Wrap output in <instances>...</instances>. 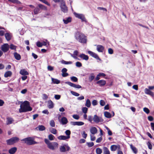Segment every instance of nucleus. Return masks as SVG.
<instances>
[{
	"mask_svg": "<svg viewBox=\"0 0 154 154\" xmlns=\"http://www.w3.org/2000/svg\"><path fill=\"white\" fill-rule=\"evenodd\" d=\"M74 37L75 39L78 42L81 43H86L87 42V37L83 33L77 32L74 34Z\"/></svg>",
	"mask_w": 154,
	"mask_h": 154,
	"instance_id": "f257e3e1",
	"label": "nucleus"
},
{
	"mask_svg": "<svg viewBox=\"0 0 154 154\" xmlns=\"http://www.w3.org/2000/svg\"><path fill=\"white\" fill-rule=\"evenodd\" d=\"M32 109V108L29 106V102L28 101H25L20 105L19 112L20 113L26 112L31 111Z\"/></svg>",
	"mask_w": 154,
	"mask_h": 154,
	"instance_id": "f03ea898",
	"label": "nucleus"
},
{
	"mask_svg": "<svg viewBox=\"0 0 154 154\" xmlns=\"http://www.w3.org/2000/svg\"><path fill=\"white\" fill-rule=\"evenodd\" d=\"M21 140L24 141L25 143L29 145L36 144L38 143L37 142L35 141L31 137L25 138Z\"/></svg>",
	"mask_w": 154,
	"mask_h": 154,
	"instance_id": "7ed1b4c3",
	"label": "nucleus"
},
{
	"mask_svg": "<svg viewBox=\"0 0 154 154\" xmlns=\"http://www.w3.org/2000/svg\"><path fill=\"white\" fill-rule=\"evenodd\" d=\"M19 140V138L17 137H13L6 140L7 144L8 145H11L17 142Z\"/></svg>",
	"mask_w": 154,
	"mask_h": 154,
	"instance_id": "20e7f679",
	"label": "nucleus"
},
{
	"mask_svg": "<svg viewBox=\"0 0 154 154\" xmlns=\"http://www.w3.org/2000/svg\"><path fill=\"white\" fill-rule=\"evenodd\" d=\"M70 150V147L67 144H63L60 147V151L61 152H64L66 151H69Z\"/></svg>",
	"mask_w": 154,
	"mask_h": 154,
	"instance_id": "39448f33",
	"label": "nucleus"
},
{
	"mask_svg": "<svg viewBox=\"0 0 154 154\" xmlns=\"http://www.w3.org/2000/svg\"><path fill=\"white\" fill-rule=\"evenodd\" d=\"M73 14L76 17L80 19L82 22H85L86 23L87 22L84 15L83 14H78L75 12H74Z\"/></svg>",
	"mask_w": 154,
	"mask_h": 154,
	"instance_id": "423d86ee",
	"label": "nucleus"
},
{
	"mask_svg": "<svg viewBox=\"0 0 154 154\" xmlns=\"http://www.w3.org/2000/svg\"><path fill=\"white\" fill-rule=\"evenodd\" d=\"M58 144L55 142H51L47 146L48 148L52 150H54L58 147Z\"/></svg>",
	"mask_w": 154,
	"mask_h": 154,
	"instance_id": "0eeeda50",
	"label": "nucleus"
},
{
	"mask_svg": "<svg viewBox=\"0 0 154 154\" xmlns=\"http://www.w3.org/2000/svg\"><path fill=\"white\" fill-rule=\"evenodd\" d=\"M60 7L61 11L63 12L66 13L68 12V8L66 5L64 1L60 4Z\"/></svg>",
	"mask_w": 154,
	"mask_h": 154,
	"instance_id": "6e6552de",
	"label": "nucleus"
},
{
	"mask_svg": "<svg viewBox=\"0 0 154 154\" xmlns=\"http://www.w3.org/2000/svg\"><path fill=\"white\" fill-rule=\"evenodd\" d=\"M93 120L96 123L100 122H103V119L101 117H99L96 115H94Z\"/></svg>",
	"mask_w": 154,
	"mask_h": 154,
	"instance_id": "1a4fd4ad",
	"label": "nucleus"
},
{
	"mask_svg": "<svg viewBox=\"0 0 154 154\" xmlns=\"http://www.w3.org/2000/svg\"><path fill=\"white\" fill-rule=\"evenodd\" d=\"M9 46L7 43L4 44L1 46V49L4 53L6 52L9 50Z\"/></svg>",
	"mask_w": 154,
	"mask_h": 154,
	"instance_id": "9d476101",
	"label": "nucleus"
},
{
	"mask_svg": "<svg viewBox=\"0 0 154 154\" xmlns=\"http://www.w3.org/2000/svg\"><path fill=\"white\" fill-rule=\"evenodd\" d=\"M66 83L70 86L73 87L75 88L79 89L82 88V86L81 85H79L75 84L70 82H66Z\"/></svg>",
	"mask_w": 154,
	"mask_h": 154,
	"instance_id": "9b49d317",
	"label": "nucleus"
},
{
	"mask_svg": "<svg viewBox=\"0 0 154 154\" xmlns=\"http://www.w3.org/2000/svg\"><path fill=\"white\" fill-rule=\"evenodd\" d=\"M88 53L91 56L94 57L97 60H98L100 61H101V59L99 58L98 55L95 53L92 52L91 51H88Z\"/></svg>",
	"mask_w": 154,
	"mask_h": 154,
	"instance_id": "f8f14e48",
	"label": "nucleus"
},
{
	"mask_svg": "<svg viewBox=\"0 0 154 154\" xmlns=\"http://www.w3.org/2000/svg\"><path fill=\"white\" fill-rule=\"evenodd\" d=\"M106 81L103 80H100L96 82V84L98 85L100 87L104 86L106 85Z\"/></svg>",
	"mask_w": 154,
	"mask_h": 154,
	"instance_id": "ddd939ff",
	"label": "nucleus"
},
{
	"mask_svg": "<svg viewBox=\"0 0 154 154\" xmlns=\"http://www.w3.org/2000/svg\"><path fill=\"white\" fill-rule=\"evenodd\" d=\"M81 59L86 61L88 60L89 59V57L87 55H86L84 54H81L79 56Z\"/></svg>",
	"mask_w": 154,
	"mask_h": 154,
	"instance_id": "4468645a",
	"label": "nucleus"
},
{
	"mask_svg": "<svg viewBox=\"0 0 154 154\" xmlns=\"http://www.w3.org/2000/svg\"><path fill=\"white\" fill-rule=\"evenodd\" d=\"M104 49V47L101 45H97V50L99 52H102Z\"/></svg>",
	"mask_w": 154,
	"mask_h": 154,
	"instance_id": "2eb2a0df",
	"label": "nucleus"
},
{
	"mask_svg": "<svg viewBox=\"0 0 154 154\" xmlns=\"http://www.w3.org/2000/svg\"><path fill=\"white\" fill-rule=\"evenodd\" d=\"M17 150V149L16 147H13L9 150L8 152L10 154H14L16 152Z\"/></svg>",
	"mask_w": 154,
	"mask_h": 154,
	"instance_id": "dca6fc26",
	"label": "nucleus"
},
{
	"mask_svg": "<svg viewBox=\"0 0 154 154\" xmlns=\"http://www.w3.org/2000/svg\"><path fill=\"white\" fill-rule=\"evenodd\" d=\"M145 94L149 95L152 97H153L154 95V93L152 92L150 90L147 88L145 89Z\"/></svg>",
	"mask_w": 154,
	"mask_h": 154,
	"instance_id": "f3484780",
	"label": "nucleus"
},
{
	"mask_svg": "<svg viewBox=\"0 0 154 154\" xmlns=\"http://www.w3.org/2000/svg\"><path fill=\"white\" fill-rule=\"evenodd\" d=\"M97 129L95 127H92L90 129V132L93 134H94L97 132Z\"/></svg>",
	"mask_w": 154,
	"mask_h": 154,
	"instance_id": "a211bd4d",
	"label": "nucleus"
},
{
	"mask_svg": "<svg viewBox=\"0 0 154 154\" xmlns=\"http://www.w3.org/2000/svg\"><path fill=\"white\" fill-rule=\"evenodd\" d=\"M6 39L8 41L10 40L11 38V34L10 33H6L5 34Z\"/></svg>",
	"mask_w": 154,
	"mask_h": 154,
	"instance_id": "6ab92c4d",
	"label": "nucleus"
},
{
	"mask_svg": "<svg viewBox=\"0 0 154 154\" xmlns=\"http://www.w3.org/2000/svg\"><path fill=\"white\" fill-rule=\"evenodd\" d=\"M48 107L50 109L53 108L54 107V104L51 100H50L48 101Z\"/></svg>",
	"mask_w": 154,
	"mask_h": 154,
	"instance_id": "aec40b11",
	"label": "nucleus"
},
{
	"mask_svg": "<svg viewBox=\"0 0 154 154\" xmlns=\"http://www.w3.org/2000/svg\"><path fill=\"white\" fill-rule=\"evenodd\" d=\"M71 17H68L66 18L63 19V21L65 24H67L68 23L71 22Z\"/></svg>",
	"mask_w": 154,
	"mask_h": 154,
	"instance_id": "412c9836",
	"label": "nucleus"
},
{
	"mask_svg": "<svg viewBox=\"0 0 154 154\" xmlns=\"http://www.w3.org/2000/svg\"><path fill=\"white\" fill-rule=\"evenodd\" d=\"M36 130H39L40 131H43L45 129V128L43 125H39L35 128Z\"/></svg>",
	"mask_w": 154,
	"mask_h": 154,
	"instance_id": "4be33fe9",
	"label": "nucleus"
},
{
	"mask_svg": "<svg viewBox=\"0 0 154 154\" xmlns=\"http://www.w3.org/2000/svg\"><path fill=\"white\" fill-rule=\"evenodd\" d=\"M68 122V120L67 118L65 117H63L61 119V122L63 125L66 124Z\"/></svg>",
	"mask_w": 154,
	"mask_h": 154,
	"instance_id": "5701e85b",
	"label": "nucleus"
},
{
	"mask_svg": "<svg viewBox=\"0 0 154 154\" xmlns=\"http://www.w3.org/2000/svg\"><path fill=\"white\" fill-rule=\"evenodd\" d=\"M14 56L15 58L17 60H20L21 59V56L16 52L14 53Z\"/></svg>",
	"mask_w": 154,
	"mask_h": 154,
	"instance_id": "b1692460",
	"label": "nucleus"
},
{
	"mask_svg": "<svg viewBox=\"0 0 154 154\" xmlns=\"http://www.w3.org/2000/svg\"><path fill=\"white\" fill-rule=\"evenodd\" d=\"M130 148L134 153L136 154L137 152V149L132 144L130 145Z\"/></svg>",
	"mask_w": 154,
	"mask_h": 154,
	"instance_id": "393cba45",
	"label": "nucleus"
},
{
	"mask_svg": "<svg viewBox=\"0 0 154 154\" xmlns=\"http://www.w3.org/2000/svg\"><path fill=\"white\" fill-rule=\"evenodd\" d=\"M8 1L16 5L21 4V3L18 0H8Z\"/></svg>",
	"mask_w": 154,
	"mask_h": 154,
	"instance_id": "a878e982",
	"label": "nucleus"
},
{
	"mask_svg": "<svg viewBox=\"0 0 154 154\" xmlns=\"http://www.w3.org/2000/svg\"><path fill=\"white\" fill-rule=\"evenodd\" d=\"M58 139L60 140H66L69 138H68L66 136L60 135L58 137Z\"/></svg>",
	"mask_w": 154,
	"mask_h": 154,
	"instance_id": "bb28decb",
	"label": "nucleus"
},
{
	"mask_svg": "<svg viewBox=\"0 0 154 154\" xmlns=\"http://www.w3.org/2000/svg\"><path fill=\"white\" fill-rule=\"evenodd\" d=\"M103 153L104 154H110L109 149L106 147H103Z\"/></svg>",
	"mask_w": 154,
	"mask_h": 154,
	"instance_id": "cd10ccee",
	"label": "nucleus"
},
{
	"mask_svg": "<svg viewBox=\"0 0 154 154\" xmlns=\"http://www.w3.org/2000/svg\"><path fill=\"white\" fill-rule=\"evenodd\" d=\"M95 76L94 73H91L88 77V79L90 82H91L94 79Z\"/></svg>",
	"mask_w": 154,
	"mask_h": 154,
	"instance_id": "c85d7f7f",
	"label": "nucleus"
},
{
	"mask_svg": "<svg viewBox=\"0 0 154 154\" xmlns=\"http://www.w3.org/2000/svg\"><path fill=\"white\" fill-rule=\"evenodd\" d=\"M104 115L106 117L108 118H110L112 116L111 114L109 112L106 111L104 112Z\"/></svg>",
	"mask_w": 154,
	"mask_h": 154,
	"instance_id": "c756f323",
	"label": "nucleus"
},
{
	"mask_svg": "<svg viewBox=\"0 0 154 154\" xmlns=\"http://www.w3.org/2000/svg\"><path fill=\"white\" fill-rule=\"evenodd\" d=\"M20 73L22 75H28L29 74L28 72L24 69L21 70L20 71Z\"/></svg>",
	"mask_w": 154,
	"mask_h": 154,
	"instance_id": "7c9ffc66",
	"label": "nucleus"
},
{
	"mask_svg": "<svg viewBox=\"0 0 154 154\" xmlns=\"http://www.w3.org/2000/svg\"><path fill=\"white\" fill-rule=\"evenodd\" d=\"M12 75V73L11 71L6 72L4 74V76L5 78L11 76Z\"/></svg>",
	"mask_w": 154,
	"mask_h": 154,
	"instance_id": "2f4dec72",
	"label": "nucleus"
},
{
	"mask_svg": "<svg viewBox=\"0 0 154 154\" xmlns=\"http://www.w3.org/2000/svg\"><path fill=\"white\" fill-rule=\"evenodd\" d=\"M13 121V119L12 118L8 117L7 119L6 124L7 125H10L12 123Z\"/></svg>",
	"mask_w": 154,
	"mask_h": 154,
	"instance_id": "473e14b6",
	"label": "nucleus"
},
{
	"mask_svg": "<svg viewBox=\"0 0 154 154\" xmlns=\"http://www.w3.org/2000/svg\"><path fill=\"white\" fill-rule=\"evenodd\" d=\"M51 80L53 83L54 84H59L60 83V81L57 79L52 78Z\"/></svg>",
	"mask_w": 154,
	"mask_h": 154,
	"instance_id": "72a5a7b5",
	"label": "nucleus"
},
{
	"mask_svg": "<svg viewBox=\"0 0 154 154\" xmlns=\"http://www.w3.org/2000/svg\"><path fill=\"white\" fill-rule=\"evenodd\" d=\"M85 106L87 107H90L91 106V103L90 100L89 99H87L85 103Z\"/></svg>",
	"mask_w": 154,
	"mask_h": 154,
	"instance_id": "f704fd0d",
	"label": "nucleus"
},
{
	"mask_svg": "<svg viewBox=\"0 0 154 154\" xmlns=\"http://www.w3.org/2000/svg\"><path fill=\"white\" fill-rule=\"evenodd\" d=\"M118 148V146L116 145H112L110 147V149L112 151H115Z\"/></svg>",
	"mask_w": 154,
	"mask_h": 154,
	"instance_id": "c9c22d12",
	"label": "nucleus"
},
{
	"mask_svg": "<svg viewBox=\"0 0 154 154\" xmlns=\"http://www.w3.org/2000/svg\"><path fill=\"white\" fill-rule=\"evenodd\" d=\"M38 7L40 8H41V9H42V10H47V7L46 6H44L42 4H39L38 5Z\"/></svg>",
	"mask_w": 154,
	"mask_h": 154,
	"instance_id": "e433bc0d",
	"label": "nucleus"
},
{
	"mask_svg": "<svg viewBox=\"0 0 154 154\" xmlns=\"http://www.w3.org/2000/svg\"><path fill=\"white\" fill-rule=\"evenodd\" d=\"M61 62L62 63L64 64H70L72 63V62L71 61H66L63 60L61 61Z\"/></svg>",
	"mask_w": 154,
	"mask_h": 154,
	"instance_id": "4c0bfd02",
	"label": "nucleus"
},
{
	"mask_svg": "<svg viewBox=\"0 0 154 154\" xmlns=\"http://www.w3.org/2000/svg\"><path fill=\"white\" fill-rule=\"evenodd\" d=\"M65 133L67 135V137L69 139L70 138V135L71 134V131L69 130H66L65 132Z\"/></svg>",
	"mask_w": 154,
	"mask_h": 154,
	"instance_id": "58836bf2",
	"label": "nucleus"
},
{
	"mask_svg": "<svg viewBox=\"0 0 154 154\" xmlns=\"http://www.w3.org/2000/svg\"><path fill=\"white\" fill-rule=\"evenodd\" d=\"M40 10L38 8H36L34 10V13L35 14H38L40 12Z\"/></svg>",
	"mask_w": 154,
	"mask_h": 154,
	"instance_id": "ea45409f",
	"label": "nucleus"
},
{
	"mask_svg": "<svg viewBox=\"0 0 154 154\" xmlns=\"http://www.w3.org/2000/svg\"><path fill=\"white\" fill-rule=\"evenodd\" d=\"M70 79L73 82H76L78 81V78L75 76H72L70 77Z\"/></svg>",
	"mask_w": 154,
	"mask_h": 154,
	"instance_id": "a19ab883",
	"label": "nucleus"
},
{
	"mask_svg": "<svg viewBox=\"0 0 154 154\" xmlns=\"http://www.w3.org/2000/svg\"><path fill=\"white\" fill-rule=\"evenodd\" d=\"M50 131L51 133L53 134H57V130L54 128H51L50 129Z\"/></svg>",
	"mask_w": 154,
	"mask_h": 154,
	"instance_id": "79ce46f5",
	"label": "nucleus"
},
{
	"mask_svg": "<svg viewBox=\"0 0 154 154\" xmlns=\"http://www.w3.org/2000/svg\"><path fill=\"white\" fill-rule=\"evenodd\" d=\"M105 127L107 131V132L108 135L110 136L112 135V133L110 130L106 126H105Z\"/></svg>",
	"mask_w": 154,
	"mask_h": 154,
	"instance_id": "37998d69",
	"label": "nucleus"
},
{
	"mask_svg": "<svg viewBox=\"0 0 154 154\" xmlns=\"http://www.w3.org/2000/svg\"><path fill=\"white\" fill-rule=\"evenodd\" d=\"M9 48L11 50H14L15 51H16V49L17 48V46L14 45L13 44H11L10 46H9Z\"/></svg>",
	"mask_w": 154,
	"mask_h": 154,
	"instance_id": "c03bdc74",
	"label": "nucleus"
},
{
	"mask_svg": "<svg viewBox=\"0 0 154 154\" xmlns=\"http://www.w3.org/2000/svg\"><path fill=\"white\" fill-rule=\"evenodd\" d=\"M96 152L97 154H101L102 152V150L100 148H97L96 149Z\"/></svg>",
	"mask_w": 154,
	"mask_h": 154,
	"instance_id": "a18cd8bd",
	"label": "nucleus"
},
{
	"mask_svg": "<svg viewBox=\"0 0 154 154\" xmlns=\"http://www.w3.org/2000/svg\"><path fill=\"white\" fill-rule=\"evenodd\" d=\"M70 93L72 95L78 97L79 95V93L74 91H71Z\"/></svg>",
	"mask_w": 154,
	"mask_h": 154,
	"instance_id": "49530a36",
	"label": "nucleus"
},
{
	"mask_svg": "<svg viewBox=\"0 0 154 154\" xmlns=\"http://www.w3.org/2000/svg\"><path fill=\"white\" fill-rule=\"evenodd\" d=\"M82 110L84 113L86 114L88 111V109L86 107H83L82 108Z\"/></svg>",
	"mask_w": 154,
	"mask_h": 154,
	"instance_id": "de8ad7c7",
	"label": "nucleus"
},
{
	"mask_svg": "<svg viewBox=\"0 0 154 154\" xmlns=\"http://www.w3.org/2000/svg\"><path fill=\"white\" fill-rule=\"evenodd\" d=\"M48 137L50 140H54V137L52 134H50L48 135Z\"/></svg>",
	"mask_w": 154,
	"mask_h": 154,
	"instance_id": "09e8293b",
	"label": "nucleus"
},
{
	"mask_svg": "<svg viewBox=\"0 0 154 154\" xmlns=\"http://www.w3.org/2000/svg\"><path fill=\"white\" fill-rule=\"evenodd\" d=\"M147 145L149 149H152V145L151 144L150 142L148 141L147 143Z\"/></svg>",
	"mask_w": 154,
	"mask_h": 154,
	"instance_id": "8fccbe9b",
	"label": "nucleus"
},
{
	"mask_svg": "<svg viewBox=\"0 0 154 154\" xmlns=\"http://www.w3.org/2000/svg\"><path fill=\"white\" fill-rule=\"evenodd\" d=\"M50 125L52 127H54L55 126V123L53 120H51L50 122Z\"/></svg>",
	"mask_w": 154,
	"mask_h": 154,
	"instance_id": "3c124183",
	"label": "nucleus"
},
{
	"mask_svg": "<svg viewBox=\"0 0 154 154\" xmlns=\"http://www.w3.org/2000/svg\"><path fill=\"white\" fill-rule=\"evenodd\" d=\"M36 45L38 47H41L43 45L39 41H38L36 42Z\"/></svg>",
	"mask_w": 154,
	"mask_h": 154,
	"instance_id": "603ef678",
	"label": "nucleus"
},
{
	"mask_svg": "<svg viewBox=\"0 0 154 154\" xmlns=\"http://www.w3.org/2000/svg\"><path fill=\"white\" fill-rule=\"evenodd\" d=\"M75 65L77 67H79L82 66V64L81 62L78 61L76 63Z\"/></svg>",
	"mask_w": 154,
	"mask_h": 154,
	"instance_id": "864d4df0",
	"label": "nucleus"
},
{
	"mask_svg": "<svg viewBox=\"0 0 154 154\" xmlns=\"http://www.w3.org/2000/svg\"><path fill=\"white\" fill-rule=\"evenodd\" d=\"M88 146L89 147H90L93 146L94 145V143L93 142H87V143Z\"/></svg>",
	"mask_w": 154,
	"mask_h": 154,
	"instance_id": "5fc2aeb1",
	"label": "nucleus"
},
{
	"mask_svg": "<svg viewBox=\"0 0 154 154\" xmlns=\"http://www.w3.org/2000/svg\"><path fill=\"white\" fill-rule=\"evenodd\" d=\"M143 110L147 114H148L149 112V110L147 108H146V107L144 108Z\"/></svg>",
	"mask_w": 154,
	"mask_h": 154,
	"instance_id": "6e6d98bb",
	"label": "nucleus"
},
{
	"mask_svg": "<svg viewBox=\"0 0 154 154\" xmlns=\"http://www.w3.org/2000/svg\"><path fill=\"white\" fill-rule=\"evenodd\" d=\"M82 134V137L83 138L85 139L86 138L87 136V134L85 133V131H83Z\"/></svg>",
	"mask_w": 154,
	"mask_h": 154,
	"instance_id": "4d7b16f0",
	"label": "nucleus"
},
{
	"mask_svg": "<svg viewBox=\"0 0 154 154\" xmlns=\"http://www.w3.org/2000/svg\"><path fill=\"white\" fill-rule=\"evenodd\" d=\"M93 117H92L91 116H88V119H87L88 121L90 122H92L93 120Z\"/></svg>",
	"mask_w": 154,
	"mask_h": 154,
	"instance_id": "13d9d810",
	"label": "nucleus"
},
{
	"mask_svg": "<svg viewBox=\"0 0 154 154\" xmlns=\"http://www.w3.org/2000/svg\"><path fill=\"white\" fill-rule=\"evenodd\" d=\"M102 137H100L97 139L96 142L97 143H100L102 141Z\"/></svg>",
	"mask_w": 154,
	"mask_h": 154,
	"instance_id": "bf43d9fd",
	"label": "nucleus"
},
{
	"mask_svg": "<svg viewBox=\"0 0 154 154\" xmlns=\"http://www.w3.org/2000/svg\"><path fill=\"white\" fill-rule=\"evenodd\" d=\"M84 123L82 122H77V125L81 126L84 125Z\"/></svg>",
	"mask_w": 154,
	"mask_h": 154,
	"instance_id": "052dcab7",
	"label": "nucleus"
},
{
	"mask_svg": "<svg viewBox=\"0 0 154 154\" xmlns=\"http://www.w3.org/2000/svg\"><path fill=\"white\" fill-rule=\"evenodd\" d=\"M73 118L76 119H79V116L77 115H73L72 116Z\"/></svg>",
	"mask_w": 154,
	"mask_h": 154,
	"instance_id": "680f3d73",
	"label": "nucleus"
},
{
	"mask_svg": "<svg viewBox=\"0 0 154 154\" xmlns=\"http://www.w3.org/2000/svg\"><path fill=\"white\" fill-rule=\"evenodd\" d=\"M105 104V103L104 101L103 100H101L100 101V105L102 106H104Z\"/></svg>",
	"mask_w": 154,
	"mask_h": 154,
	"instance_id": "e2e57ef3",
	"label": "nucleus"
},
{
	"mask_svg": "<svg viewBox=\"0 0 154 154\" xmlns=\"http://www.w3.org/2000/svg\"><path fill=\"white\" fill-rule=\"evenodd\" d=\"M61 96L60 95L55 94L54 96V98L56 100H59Z\"/></svg>",
	"mask_w": 154,
	"mask_h": 154,
	"instance_id": "0e129e2a",
	"label": "nucleus"
},
{
	"mask_svg": "<svg viewBox=\"0 0 154 154\" xmlns=\"http://www.w3.org/2000/svg\"><path fill=\"white\" fill-rule=\"evenodd\" d=\"M108 53L110 54H112L113 53V51L112 49L109 48L108 50Z\"/></svg>",
	"mask_w": 154,
	"mask_h": 154,
	"instance_id": "69168bd1",
	"label": "nucleus"
},
{
	"mask_svg": "<svg viewBox=\"0 0 154 154\" xmlns=\"http://www.w3.org/2000/svg\"><path fill=\"white\" fill-rule=\"evenodd\" d=\"M92 103L94 106H96L97 104V101L96 100H94L92 101Z\"/></svg>",
	"mask_w": 154,
	"mask_h": 154,
	"instance_id": "338daca9",
	"label": "nucleus"
},
{
	"mask_svg": "<svg viewBox=\"0 0 154 154\" xmlns=\"http://www.w3.org/2000/svg\"><path fill=\"white\" fill-rule=\"evenodd\" d=\"M90 137H91V141H94L95 140L96 137H95L94 136L92 135L91 134L90 135Z\"/></svg>",
	"mask_w": 154,
	"mask_h": 154,
	"instance_id": "774afa93",
	"label": "nucleus"
}]
</instances>
